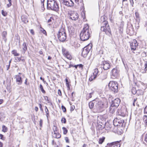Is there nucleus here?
Here are the masks:
<instances>
[{
    "instance_id": "obj_1",
    "label": "nucleus",
    "mask_w": 147,
    "mask_h": 147,
    "mask_svg": "<svg viewBox=\"0 0 147 147\" xmlns=\"http://www.w3.org/2000/svg\"><path fill=\"white\" fill-rule=\"evenodd\" d=\"M91 32L88 24L84 25L83 29L80 34L81 40L83 41L88 40L89 38Z\"/></svg>"
},
{
    "instance_id": "obj_2",
    "label": "nucleus",
    "mask_w": 147,
    "mask_h": 147,
    "mask_svg": "<svg viewBox=\"0 0 147 147\" xmlns=\"http://www.w3.org/2000/svg\"><path fill=\"white\" fill-rule=\"evenodd\" d=\"M47 8L49 9L58 11L59 8L57 2L55 0H47Z\"/></svg>"
},
{
    "instance_id": "obj_3",
    "label": "nucleus",
    "mask_w": 147,
    "mask_h": 147,
    "mask_svg": "<svg viewBox=\"0 0 147 147\" xmlns=\"http://www.w3.org/2000/svg\"><path fill=\"white\" fill-rule=\"evenodd\" d=\"M58 39L61 42L65 41L67 38V35L65 30L61 28L57 34Z\"/></svg>"
},
{
    "instance_id": "obj_4",
    "label": "nucleus",
    "mask_w": 147,
    "mask_h": 147,
    "mask_svg": "<svg viewBox=\"0 0 147 147\" xmlns=\"http://www.w3.org/2000/svg\"><path fill=\"white\" fill-rule=\"evenodd\" d=\"M101 30L105 32V34L108 35L111 34V31L108 22L101 23Z\"/></svg>"
},
{
    "instance_id": "obj_5",
    "label": "nucleus",
    "mask_w": 147,
    "mask_h": 147,
    "mask_svg": "<svg viewBox=\"0 0 147 147\" xmlns=\"http://www.w3.org/2000/svg\"><path fill=\"white\" fill-rule=\"evenodd\" d=\"M96 101L95 107L97 112H101L103 109L104 107V103L103 102L98 98L95 99Z\"/></svg>"
},
{
    "instance_id": "obj_6",
    "label": "nucleus",
    "mask_w": 147,
    "mask_h": 147,
    "mask_svg": "<svg viewBox=\"0 0 147 147\" xmlns=\"http://www.w3.org/2000/svg\"><path fill=\"white\" fill-rule=\"evenodd\" d=\"M109 89L114 93H117L118 91V84L114 81H111L109 84Z\"/></svg>"
},
{
    "instance_id": "obj_7",
    "label": "nucleus",
    "mask_w": 147,
    "mask_h": 147,
    "mask_svg": "<svg viewBox=\"0 0 147 147\" xmlns=\"http://www.w3.org/2000/svg\"><path fill=\"white\" fill-rule=\"evenodd\" d=\"M68 15L69 18L72 20L76 21L79 17L78 14L74 11H70L68 12Z\"/></svg>"
},
{
    "instance_id": "obj_8",
    "label": "nucleus",
    "mask_w": 147,
    "mask_h": 147,
    "mask_svg": "<svg viewBox=\"0 0 147 147\" xmlns=\"http://www.w3.org/2000/svg\"><path fill=\"white\" fill-rule=\"evenodd\" d=\"M124 122L122 118L118 117L115 119L113 121V124L115 126H123Z\"/></svg>"
},
{
    "instance_id": "obj_9",
    "label": "nucleus",
    "mask_w": 147,
    "mask_h": 147,
    "mask_svg": "<svg viewBox=\"0 0 147 147\" xmlns=\"http://www.w3.org/2000/svg\"><path fill=\"white\" fill-rule=\"evenodd\" d=\"M120 101V100L119 98H116L112 100L110 108L111 109H114L117 108L119 106Z\"/></svg>"
},
{
    "instance_id": "obj_10",
    "label": "nucleus",
    "mask_w": 147,
    "mask_h": 147,
    "mask_svg": "<svg viewBox=\"0 0 147 147\" xmlns=\"http://www.w3.org/2000/svg\"><path fill=\"white\" fill-rule=\"evenodd\" d=\"M91 48L92 47L90 45H87L84 47L82 52V56L84 57H86Z\"/></svg>"
},
{
    "instance_id": "obj_11",
    "label": "nucleus",
    "mask_w": 147,
    "mask_h": 147,
    "mask_svg": "<svg viewBox=\"0 0 147 147\" xmlns=\"http://www.w3.org/2000/svg\"><path fill=\"white\" fill-rule=\"evenodd\" d=\"M64 5L68 6H72L74 5V3L71 0H59Z\"/></svg>"
},
{
    "instance_id": "obj_12",
    "label": "nucleus",
    "mask_w": 147,
    "mask_h": 147,
    "mask_svg": "<svg viewBox=\"0 0 147 147\" xmlns=\"http://www.w3.org/2000/svg\"><path fill=\"white\" fill-rule=\"evenodd\" d=\"M119 70L116 68H113L112 71L111 77L113 79L117 78L119 76Z\"/></svg>"
},
{
    "instance_id": "obj_13",
    "label": "nucleus",
    "mask_w": 147,
    "mask_h": 147,
    "mask_svg": "<svg viewBox=\"0 0 147 147\" xmlns=\"http://www.w3.org/2000/svg\"><path fill=\"white\" fill-rule=\"evenodd\" d=\"M101 67H102L105 70L109 69L110 67V65L109 63L106 61H102V64L101 65Z\"/></svg>"
},
{
    "instance_id": "obj_14",
    "label": "nucleus",
    "mask_w": 147,
    "mask_h": 147,
    "mask_svg": "<svg viewBox=\"0 0 147 147\" xmlns=\"http://www.w3.org/2000/svg\"><path fill=\"white\" fill-rule=\"evenodd\" d=\"M98 70L97 69H95L94 70L93 73V75H92L89 78V80L91 81L94 79H95L98 73Z\"/></svg>"
},
{
    "instance_id": "obj_15",
    "label": "nucleus",
    "mask_w": 147,
    "mask_h": 147,
    "mask_svg": "<svg viewBox=\"0 0 147 147\" xmlns=\"http://www.w3.org/2000/svg\"><path fill=\"white\" fill-rule=\"evenodd\" d=\"M138 45L137 42L135 40H134L130 44V46L131 50L134 51L136 49V47Z\"/></svg>"
},
{
    "instance_id": "obj_16",
    "label": "nucleus",
    "mask_w": 147,
    "mask_h": 147,
    "mask_svg": "<svg viewBox=\"0 0 147 147\" xmlns=\"http://www.w3.org/2000/svg\"><path fill=\"white\" fill-rule=\"evenodd\" d=\"M15 78L17 84L18 85L21 84L22 81L21 77L19 75H16L15 76Z\"/></svg>"
},
{
    "instance_id": "obj_17",
    "label": "nucleus",
    "mask_w": 147,
    "mask_h": 147,
    "mask_svg": "<svg viewBox=\"0 0 147 147\" xmlns=\"http://www.w3.org/2000/svg\"><path fill=\"white\" fill-rule=\"evenodd\" d=\"M22 53L23 54H24L25 52L27 50V47L26 46V43L25 42H24L22 44Z\"/></svg>"
},
{
    "instance_id": "obj_18",
    "label": "nucleus",
    "mask_w": 147,
    "mask_h": 147,
    "mask_svg": "<svg viewBox=\"0 0 147 147\" xmlns=\"http://www.w3.org/2000/svg\"><path fill=\"white\" fill-rule=\"evenodd\" d=\"M119 142L118 141L117 142H113L111 143H108L107 144V146H106V147H111L112 146H113L114 145H115L116 144H118L119 145Z\"/></svg>"
},
{
    "instance_id": "obj_19",
    "label": "nucleus",
    "mask_w": 147,
    "mask_h": 147,
    "mask_svg": "<svg viewBox=\"0 0 147 147\" xmlns=\"http://www.w3.org/2000/svg\"><path fill=\"white\" fill-rule=\"evenodd\" d=\"M112 125L110 124L109 123H106L105 128L106 130H110L112 129Z\"/></svg>"
},
{
    "instance_id": "obj_20",
    "label": "nucleus",
    "mask_w": 147,
    "mask_h": 147,
    "mask_svg": "<svg viewBox=\"0 0 147 147\" xmlns=\"http://www.w3.org/2000/svg\"><path fill=\"white\" fill-rule=\"evenodd\" d=\"M107 17L105 16H101L100 19V23H103L104 22H107Z\"/></svg>"
},
{
    "instance_id": "obj_21",
    "label": "nucleus",
    "mask_w": 147,
    "mask_h": 147,
    "mask_svg": "<svg viewBox=\"0 0 147 147\" xmlns=\"http://www.w3.org/2000/svg\"><path fill=\"white\" fill-rule=\"evenodd\" d=\"M96 104V101L95 99L92 100V101H90L89 103V108L90 109H92L94 106V104Z\"/></svg>"
},
{
    "instance_id": "obj_22",
    "label": "nucleus",
    "mask_w": 147,
    "mask_h": 147,
    "mask_svg": "<svg viewBox=\"0 0 147 147\" xmlns=\"http://www.w3.org/2000/svg\"><path fill=\"white\" fill-rule=\"evenodd\" d=\"M22 21L25 23H26L28 22V20L27 17L24 16H22L21 17Z\"/></svg>"
},
{
    "instance_id": "obj_23",
    "label": "nucleus",
    "mask_w": 147,
    "mask_h": 147,
    "mask_svg": "<svg viewBox=\"0 0 147 147\" xmlns=\"http://www.w3.org/2000/svg\"><path fill=\"white\" fill-rule=\"evenodd\" d=\"M118 113L119 115L121 116L122 117H124L126 115V113H125L123 111L122 112V111L121 110H119L118 112Z\"/></svg>"
},
{
    "instance_id": "obj_24",
    "label": "nucleus",
    "mask_w": 147,
    "mask_h": 147,
    "mask_svg": "<svg viewBox=\"0 0 147 147\" xmlns=\"http://www.w3.org/2000/svg\"><path fill=\"white\" fill-rule=\"evenodd\" d=\"M53 136L54 137L57 138H59L61 137V135L56 132H54Z\"/></svg>"
},
{
    "instance_id": "obj_25",
    "label": "nucleus",
    "mask_w": 147,
    "mask_h": 147,
    "mask_svg": "<svg viewBox=\"0 0 147 147\" xmlns=\"http://www.w3.org/2000/svg\"><path fill=\"white\" fill-rule=\"evenodd\" d=\"M105 139L104 137H102L101 138L99 139L98 143L99 144H101L104 142Z\"/></svg>"
},
{
    "instance_id": "obj_26",
    "label": "nucleus",
    "mask_w": 147,
    "mask_h": 147,
    "mask_svg": "<svg viewBox=\"0 0 147 147\" xmlns=\"http://www.w3.org/2000/svg\"><path fill=\"white\" fill-rule=\"evenodd\" d=\"M45 111L46 113V115L47 117V118H48V117L49 116V110L46 106H45Z\"/></svg>"
},
{
    "instance_id": "obj_27",
    "label": "nucleus",
    "mask_w": 147,
    "mask_h": 147,
    "mask_svg": "<svg viewBox=\"0 0 147 147\" xmlns=\"http://www.w3.org/2000/svg\"><path fill=\"white\" fill-rule=\"evenodd\" d=\"M12 53L13 54L14 56H19V54L17 52V51L16 50H14L12 51Z\"/></svg>"
},
{
    "instance_id": "obj_28",
    "label": "nucleus",
    "mask_w": 147,
    "mask_h": 147,
    "mask_svg": "<svg viewBox=\"0 0 147 147\" xmlns=\"http://www.w3.org/2000/svg\"><path fill=\"white\" fill-rule=\"evenodd\" d=\"M107 77V74H102L100 77V78L102 80L105 79Z\"/></svg>"
},
{
    "instance_id": "obj_29",
    "label": "nucleus",
    "mask_w": 147,
    "mask_h": 147,
    "mask_svg": "<svg viewBox=\"0 0 147 147\" xmlns=\"http://www.w3.org/2000/svg\"><path fill=\"white\" fill-rule=\"evenodd\" d=\"M40 90L43 93L45 94L46 93L45 91L44 90L42 85L41 84L40 85Z\"/></svg>"
},
{
    "instance_id": "obj_30",
    "label": "nucleus",
    "mask_w": 147,
    "mask_h": 147,
    "mask_svg": "<svg viewBox=\"0 0 147 147\" xmlns=\"http://www.w3.org/2000/svg\"><path fill=\"white\" fill-rule=\"evenodd\" d=\"M143 119L145 123L147 125V116L144 115L143 117Z\"/></svg>"
},
{
    "instance_id": "obj_31",
    "label": "nucleus",
    "mask_w": 147,
    "mask_h": 147,
    "mask_svg": "<svg viewBox=\"0 0 147 147\" xmlns=\"http://www.w3.org/2000/svg\"><path fill=\"white\" fill-rule=\"evenodd\" d=\"M62 129L63 131V133L64 134H66L67 132V130L65 127H63Z\"/></svg>"
},
{
    "instance_id": "obj_32",
    "label": "nucleus",
    "mask_w": 147,
    "mask_h": 147,
    "mask_svg": "<svg viewBox=\"0 0 147 147\" xmlns=\"http://www.w3.org/2000/svg\"><path fill=\"white\" fill-rule=\"evenodd\" d=\"M65 81L66 82V85L67 88H68V89H70L69 86V82H68V80L67 79H65Z\"/></svg>"
},
{
    "instance_id": "obj_33",
    "label": "nucleus",
    "mask_w": 147,
    "mask_h": 147,
    "mask_svg": "<svg viewBox=\"0 0 147 147\" xmlns=\"http://www.w3.org/2000/svg\"><path fill=\"white\" fill-rule=\"evenodd\" d=\"M2 131L4 132H6L7 130V127L5 125L2 126Z\"/></svg>"
},
{
    "instance_id": "obj_34",
    "label": "nucleus",
    "mask_w": 147,
    "mask_h": 147,
    "mask_svg": "<svg viewBox=\"0 0 147 147\" xmlns=\"http://www.w3.org/2000/svg\"><path fill=\"white\" fill-rule=\"evenodd\" d=\"M7 34V32L6 31H4L3 32L2 34V35L3 37L5 38L6 35Z\"/></svg>"
},
{
    "instance_id": "obj_35",
    "label": "nucleus",
    "mask_w": 147,
    "mask_h": 147,
    "mask_svg": "<svg viewBox=\"0 0 147 147\" xmlns=\"http://www.w3.org/2000/svg\"><path fill=\"white\" fill-rule=\"evenodd\" d=\"M9 3L7 5V7H10L11 5V0H7Z\"/></svg>"
},
{
    "instance_id": "obj_36",
    "label": "nucleus",
    "mask_w": 147,
    "mask_h": 147,
    "mask_svg": "<svg viewBox=\"0 0 147 147\" xmlns=\"http://www.w3.org/2000/svg\"><path fill=\"white\" fill-rule=\"evenodd\" d=\"M57 127L55 125H53V129L54 131V132L57 131Z\"/></svg>"
},
{
    "instance_id": "obj_37",
    "label": "nucleus",
    "mask_w": 147,
    "mask_h": 147,
    "mask_svg": "<svg viewBox=\"0 0 147 147\" xmlns=\"http://www.w3.org/2000/svg\"><path fill=\"white\" fill-rule=\"evenodd\" d=\"M61 107L62 109L63 110V112H66V110L65 107L63 105H62Z\"/></svg>"
},
{
    "instance_id": "obj_38",
    "label": "nucleus",
    "mask_w": 147,
    "mask_h": 147,
    "mask_svg": "<svg viewBox=\"0 0 147 147\" xmlns=\"http://www.w3.org/2000/svg\"><path fill=\"white\" fill-rule=\"evenodd\" d=\"M40 30L43 34H45L46 35H47L46 32V31L43 28H41Z\"/></svg>"
},
{
    "instance_id": "obj_39",
    "label": "nucleus",
    "mask_w": 147,
    "mask_h": 147,
    "mask_svg": "<svg viewBox=\"0 0 147 147\" xmlns=\"http://www.w3.org/2000/svg\"><path fill=\"white\" fill-rule=\"evenodd\" d=\"M131 92L133 94H135L136 93V91L134 88H133L131 90Z\"/></svg>"
},
{
    "instance_id": "obj_40",
    "label": "nucleus",
    "mask_w": 147,
    "mask_h": 147,
    "mask_svg": "<svg viewBox=\"0 0 147 147\" xmlns=\"http://www.w3.org/2000/svg\"><path fill=\"white\" fill-rule=\"evenodd\" d=\"M43 121L42 119H40L39 122V125L40 127H42Z\"/></svg>"
},
{
    "instance_id": "obj_41",
    "label": "nucleus",
    "mask_w": 147,
    "mask_h": 147,
    "mask_svg": "<svg viewBox=\"0 0 147 147\" xmlns=\"http://www.w3.org/2000/svg\"><path fill=\"white\" fill-rule=\"evenodd\" d=\"M38 105H39V107L40 108V111L42 112H43V109L42 108V105L40 104H39Z\"/></svg>"
},
{
    "instance_id": "obj_42",
    "label": "nucleus",
    "mask_w": 147,
    "mask_h": 147,
    "mask_svg": "<svg viewBox=\"0 0 147 147\" xmlns=\"http://www.w3.org/2000/svg\"><path fill=\"white\" fill-rule=\"evenodd\" d=\"M61 121L62 123H65L66 122V120L65 118L63 117L61 119Z\"/></svg>"
},
{
    "instance_id": "obj_43",
    "label": "nucleus",
    "mask_w": 147,
    "mask_h": 147,
    "mask_svg": "<svg viewBox=\"0 0 147 147\" xmlns=\"http://www.w3.org/2000/svg\"><path fill=\"white\" fill-rule=\"evenodd\" d=\"M53 20V17H51L50 18V19L48 20L47 21L48 23H50V22H51L52 20Z\"/></svg>"
},
{
    "instance_id": "obj_44",
    "label": "nucleus",
    "mask_w": 147,
    "mask_h": 147,
    "mask_svg": "<svg viewBox=\"0 0 147 147\" xmlns=\"http://www.w3.org/2000/svg\"><path fill=\"white\" fill-rule=\"evenodd\" d=\"M144 113L147 114V106L144 109Z\"/></svg>"
},
{
    "instance_id": "obj_45",
    "label": "nucleus",
    "mask_w": 147,
    "mask_h": 147,
    "mask_svg": "<svg viewBox=\"0 0 147 147\" xmlns=\"http://www.w3.org/2000/svg\"><path fill=\"white\" fill-rule=\"evenodd\" d=\"M2 14L4 16H5L7 15V13L3 10L1 11Z\"/></svg>"
},
{
    "instance_id": "obj_46",
    "label": "nucleus",
    "mask_w": 147,
    "mask_h": 147,
    "mask_svg": "<svg viewBox=\"0 0 147 147\" xmlns=\"http://www.w3.org/2000/svg\"><path fill=\"white\" fill-rule=\"evenodd\" d=\"M65 140L66 141V142L67 143H69V140L68 137H66L65 138Z\"/></svg>"
},
{
    "instance_id": "obj_47",
    "label": "nucleus",
    "mask_w": 147,
    "mask_h": 147,
    "mask_svg": "<svg viewBox=\"0 0 147 147\" xmlns=\"http://www.w3.org/2000/svg\"><path fill=\"white\" fill-rule=\"evenodd\" d=\"M93 94V93L92 92V93H90L89 94V95H88V99L90 98H91L92 97V95Z\"/></svg>"
},
{
    "instance_id": "obj_48",
    "label": "nucleus",
    "mask_w": 147,
    "mask_h": 147,
    "mask_svg": "<svg viewBox=\"0 0 147 147\" xmlns=\"http://www.w3.org/2000/svg\"><path fill=\"white\" fill-rule=\"evenodd\" d=\"M129 1L130 2L131 5H132V7H133L134 3L133 0H129Z\"/></svg>"
},
{
    "instance_id": "obj_49",
    "label": "nucleus",
    "mask_w": 147,
    "mask_h": 147,
    "mask_svg": "<svg viewBox=\"0 0 147 147\" xmlns=\"http://www.w3.org/2000/svg\"><path fill=\"white\" fill-rule=\"evenodd\" d=\"M58 93L59 96L61 95V91L59 89L58 90Z\"/></svg>"
},
{
    "instance_id": "obj_50",
    "label": "nucleus",
    "mask_w": 147,
    "mask_h": 147,
    "mask_svg": "<svg viewBox=\"0 0 147 147\" xmlns=\"http://www.w3.org/2000/svg\"><path fill=\"white\" fill-rule=\"evenodd\" d=\"M137 99V98L135 97H134L133 98V102H135L136 101Z\"/></svg>"
},
{
    "instance_id": "obj_51",
    "label": "nucleus",
    "mask_w": 147,
    "mask_h": 147,
    "mask_svg": "<svg viewBox=\"0 0 147 147\" xmlns=\"http://www.w3.org/2000/svg\"><path fill=\"white\" fill-rule=\"evenodd\" d=\"M83 66V65L82 64H80L78 65V67L79 68H82V69Z\"/></svg>"
},
{
    "instance_id": "obj_52",
    "label": "nucleus",
    "mask_w": 147,
    "mask_h": 147,
    "mask_svg": "<svg viewBox=\"0 0 147 147\" xmlns=\"http://www.w3.org/2000/svg\"><path fill=\"white\" fill-rule=\"evenodd\" d=\"M30 32L32 35H34V31L32 29L30 30Z\"/></svg>"
},
{
    "instance_id": "obj_53",
    "label": "nucleus",
    "mask_w": 147,
    "mask_h": 147,
    "mask_svg": "<svg viewBox=\"0 0 147 147\" xmlns=\"http://www.w3.org/2000/svg\"><path fill=\"white\" fill-rule=\"evenodd\" d=\"M144 140L147 143V134L145 135Z\"/></svg>"
},
{
    "instance_id": "obj_54",
    "label": "nucleus",
    "mask_w": 147,
    "mask_h": 147,
    "mask_svg": "<svg viewBox=\"0 0 147 147\" xmlns=\"http://www.w3.org/2000/svg\"><path fill=\"white\" fill-rule=\"evenodd\" d=\"M66 57L67 58L69 59H71V57L69 56V55H66Z\"/></svg>"
},
{
    "instance_id": "obj_55",
    "label": "nucleus",
    "mask_w": 147,
    "mask_h": 147,
    "mask_svg": "<svg viewBox=\"0 0 147 147\" xmlns=\"http://www.w3.org/2000/svg\"><path fill=\"white\" fill-rule=\"evenodd\" d=\"M38 110V108L37 107H35V110L36 112H37Z\"/></svg>"
},
{
    "instance_id": "obj_56",
    "label": "nucleus",
    "mask_w": 147,
    "mask_h": 147,
    "mask_svg": "<svg viewBox=\"0 0 147 147\" xmlns=\"http://www.w3.org/2000/svg\"><path fill=\"white\" fill-rule=\"evenodd\" d=\"M10 64H9L8 65H7V70H8L9 69V67H10Z\"/></svg>"
},
{
    "instance_id": "obj_57",
    "label": "nucleus",
    "mask_w": 147,
    "mask_h": 147,
    "mask_svg": "<svg viewBox=\"0 0 147 147\" xmlns=\"http://www.w3.org/2000/svg\"><path fill=\"white\" fill-rule=\"evenodd\" d=\"M27 78H26V80H25V82H24V84L26 85H27L28 84H27Z\"/></svg>"
},
{
    "instance_id": "obj_58",
    "label": "nucleus",
    "mask_w": 147,
    "mask_h": 147,
    "mask_svg": "<svg viewBox=\"0 0 147 147\" xmlns=\"http://www.w3.org/2000/svg\"><path fill=\"white\" fill-rule=\"evenodd\" d=\"M3 143L0 142V147H3Z\"/></svg>"
},
{
    "instance_id": "obj_59",
    "label": "nucleus",
    "mask_w": 147,
    "mask_h": 147,
    "mask_svg": "<svg viewBox=\"0 0 147 147\" xmlns=\"http://www.w3.org/2000/svg\"><path fill=\"white\" fill-rule=\"evenodd\" d=\"M41 1V3L42 4L43 6H44V2L45 0H40Z\"/></svg>"
},
{
    "instance_id": "obj_60",
    "label": "nucleus",
    "mask_w": 147,
    "mask_h": 147,
    "mask_svg": "<svg viewBox=\"0 0 147 147\" xmlns=\"http://www.w3.org/2000/svg\"><path fill=\"white\" fill-rule=\"evenodd\" d=\"M111 147H118V146H117V144H116L112 146ZM118 147H120V146H119Z\"/></svg>"
},
{
    "instance_id": "obj_61",
    "label": "nucleus",
    "mask_w": 147,
    "mask_h": 147,
    "mask_svg": "<svg viewBox=\"0 0 147 147\" xmlns=\"http://www.w3.org/2000/svg\"><path fill=\"white\" fill-rule=\"evenodd\" d=\"M3 135L1 134H0V139H2V138L3 137Z\"/></svg>"
},
{
    "instance_id": "obj_62",
    "label": "nucleus",
    "mask_w": 147,
    "mask_h": 147,
    "mask_svg": "<svg viewBox=\"0 0 147 147\" xmlns=\"http://www.w3.org/2000/svg\"><path fill=\"white\" fill-rule=\"evenodd\" d=\"M117 132L118 133H121V132H122V130H120V131H119L118 130H117Z\"/></svg>"
},
{
    "instance_id": "obj_63",
    "label": "nucleus",
    "mask_w": 147,
    "mask_h": 147,
    "mask_svg": "<svg viewBox=\"0 0 147 147\" xmlns=\"http://www.w3.org/2000/svg\"><path fill=\"white\" fill-rule=\"evenodd\" d=\"M75 107H74L71 106V110H72L73 111Z\"/></svg>"
},
{
    "instance_id": "obj_64",
    "label": "nucleus",
    "mask_w": 147,
    "mask_h": 147,
    "mask_svg": "<svg viewBox=\"0 0 147 147\" xmlns=\"http://www.w3.org/2000/svg\"><path fill=\"white\" fill-rule=\"evenodd\" d=\"M73 67H74L76 69H77L78 67V65H75L73 66Z\"/></svg>"
}]
</instances>
